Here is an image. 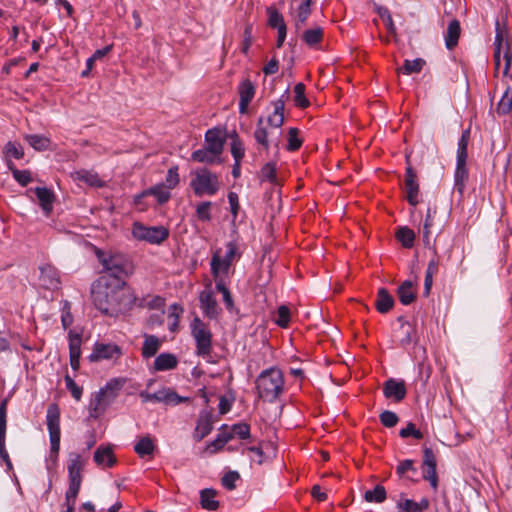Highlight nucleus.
Listing matches in <instances>:
<instances>
[{
  "instance_id": "c9c22d12",
  "label": "nucleus",
  "mask_w": 512,
  "mask_h": 512,
  "mask_svg": "<svg viewBox=\"0 0 512 512\" xmlns=\"http://www.w3.org/2000/svg\"><path fill=\"white\" fill-rule=\"evenodd\" d=\"M161 341L155 335H146L142 347V356L145 359L151 358L156 355L160 349Z\"/></svg>"
},
{
  "instance_id": "4468645a",
  "label": "nucleus",
  "mask_w": 512,
  "mask_h": 512,
  "mask_svg": "<svg viewBox=\"0 0 512 512\" xmlns=\"http://www.w3.org/2000/svg\"><path fill=\"white\" fill-rule=\"evenodd\" d=\"M40 285L48 290H55L60 287L61 281L58 270L51 264H44L39 267Z\"/></svg>"
},
{
  "instance_id": "c85d7f7f",
  "label": "nucleus",
  "mask_w": 512,
  "mask_h": 512,
  "mask_svg": "<svg viewBox=\"0 0 512 512\" xmlns=\"http://www.w3.org/2000/svg\"><path fill=\"white\" fill-rule=\"evenodd\" d=\"M399 512H423L429 508V501L426 498L421 499L420 502H415L411 499H401L397 503Z\"/></svg>"
},
{
  "instance_id": "9b49d317",
  "label": "nucleus",
  "mask_w": 512,
  "mask_h": 512,
  "mask_svg": "<svg viewBox=\"0 0 512 512\" xmlns=\"http://www.w3.org/2000/svg\"><path fill=\"white\" fill-rule=\"evenodd\" d=\"M494 49H502L504 50L503 60H504V68L503 75L507 76L511 66V52L509 49V40L508 34L504 26H501L499 21H496V35L494 40Z\"/></svg>"
},
{
  "instance_id": "3c124183",
  "label": "nucleus",
  "mask_w": 512,
  "mask_h": 512,
  "mask_svg": "<svg viewBox=\"0 0 512 512\" xmlns=\"http://www.w3.org/2000/svg\"><path fill=\"white\" fill-rule=\"evenodd\" d=\"M367 502L382 503L386 499V490L382 485H376L373 490H367L364 494Z\"/></svg>"
},
{
  "instance_id": "c756f323",
  "label": "nucleus",
  "mask_w": 512,
  "mask_h": 512,
  "mask_svg": "<svg viewBox=\"0 0 512 512\" xmlns=\"http://www.w3.org/2000/svg\"><path fill=\"white\" fill-rule=\"evenodd\" d=\"M178 359L174 354L161 353L154 360V369L156 371H166L176 368Z\"/></svg>"
},
{
  "instance_id": "37998d69",
  "label": "nucleus",
  "mask_w": 512,
  "mask_h": 512,
  "mask_svg": "<svg viewBox=\"0 0 512 512\" xmlns=\"http://www.w3.org/2000/svg\"><path fill=\"white\" fill-rule=\"evenodd\" d=\"M512 110V88L507 87L500 101L497 104L496 112L499 115H507Z\"/></svg>"
},
{
  "instance_id": "13d9d810",
  "label": "nucleus",
  "mask_w": 512,
  "mask_h": 512,
  "mask_svg": "<svg viewBox=\"0 0 512 512\" xmlns=\"http://www.w3.org/2000/svg\"><path fill=\"white\" fill-rule=\"evenodd\" d=\"M277 317L274 319L275 323L282 328H286L290 322V309L286 305H281L277 309Z\"/></svg>"
},
{
  "instance_id": "603ef678",
  "label": "nucleus",
  "mask_w": 512,
  "mask_h": 512,
  "mask_svg": "<svg viewBox=\"0 0 512 512\" xmlns=\"http://www.w3.org/2000/svg\"><path fill=\"white\" fill-rule=\"evenodd\" d=\"M323 39V30L320 27L308 29L303 34V40L308 46H314Z\"/></svg>"
},
{
  "instance_id": "5701e85b",
  "label": "nucleus",
  "mask_w": 512,
  "mask_h": 512,
  "mask_svg": "<svg viewBox=\"0 0 512 512\" xmlns=\"http://www.w3.org/2000/svg\"><path fill=\"white\" fill-rule=\"evenodd\" d=\"M34 192L44 213L47 216L50 215L53 210V203L55 201L54 193L46 187H36Z\"/></svg>"
},
{
  "instance_id": "0eeeda50",
  "label": "nucleus",
  "mask_w": 512,
  "mask_h": 512,
  "mask_svg": "<svg viewBox=\"0 0 512 512\" xmlns=\"http://www.w3.org/2000/svg\"><path fill=\"white\" fill-rule=\"evenodd\" d=\"M46 424L50 438V460L57 463L60 451V408L58 404L51 403L47 408Z\"/></svg>"
},
{
  "instance_id": "6e6552de",
  "label": "nucleus",
  "mask_w": 512,
  "mask_h": 512,
  "mask_svg": "<svg viewBox=\"0 0 512 512\" xmlns=\"http://www.w3.org/2000/svg\"><path fill=\"white\" fill-rule=\"evenodd\" d=\"M132 234L138 240L151 244H161L169 237V230L164 226L148 227L141 223H134Z\"/></svg>"
},
{
  "instance_id": "774afa93",
  "label": "nucleus",
  "mask_w": 512,
  "mask_h": 512,
  "mask_svg": "<svg viewBox=\"0 0 512 512\" xmlns=\"http://www.w3.org/2000/svg\"><path fill=\"white\" fill-rule=\"evenodd\" d=\"M240 478V475L238 472L236 471H230L228 473H226L222 479H221V483L222 485L228 489V490H233L235 489L236 485H235V482Z\"/></svg>"
},
{
  "instance_id": "ea45409f",
  "label": "nucleus",
  "mask_w": 512,
  "mask_h": 512,
  "mask_svg": "<svg viewBox=\"0 0 512 512\" xmlns=\"http://www.w3.org/2000/svg\"><path fill=\"white\" fill-rule=\"evenodd\" d=\"M220 156L218 153H214L209 148L205 147L198 149L191 154V159L199 163L213 164Z\"/></svg>"
},
{
  "instance_id": "bf43d9fd",
  "label": "nucleus",
  "mask_w": 512,
  "mask_h": 512,
  "mask_svg": "<svg viewBox=\"0 0 512 512\" xmlns=\"http://www.w3.org/2000/svg\"><path fill=\"white\" fill-rule=\"evenodd\" d=\"M299 130L297 128H290L288 131V145L287 150L297 151L302 146V140L299 138Z\"/></svg>"
},
{
  "instance_id": "4c0bfd02",
  "label": "nucleus",
  "mask_w": 512,
  "mask_h": 512,
  "mask_svg": "<svg viewBox=\"0 0 512 512\" xmlns=\"http://www.w3.org/2000/svg\"><path fill=\"white\" fill-rule=\"evenodd\" d=\"M211 273L213 277L218 280L220 273H228L230 264L225 261V258H221L219 251H216L211 259Z\"/></svg>"
},
{
  "instance_id": "052dcab7",
  "label": "nucleus",
  "mask_w": 512,
  "mask_h": 512,
  "mask_svg": "<svg viewBox=\"0 0 512 512\" xmlns=\"http://www.w3.org/2000/svg\"><path fill=\"white\" fill-rule=\"evenodd\" d=\"M212 203L210 201L201 202L196 207V216L200 221L206 222L211 220L210 208Z\"/></svg>"
},
{
  "instance_id": "7c9ffc66",
  "label": "nucleus",
  "mask_w": 512,
  "mask_h": 512,
  "mask_svg": "<svg viewBox=\"0 0 512 512\" xmlns=\"http://www.w3.org/2000/svg\"><path fill=\"white\" fill-rule=\"evenodd\" d=\"M394 305V299L386 288H380L377 293L375 306L378 312L384 314L389 312Z\"/></svg>"
},
{
  "instance_id": "20e7f679",
  "label": "nucleus",
  "mask_w": 512,
  "mask_h": 512,
  "mask_svg": "<svg viewBox=\"0 0 512 512\" xmlns=\"http://www.w3.org/2000/svg\"><path fill=\"white\" fill-rule=\"evenodd\" d=\"M125 384L123 378H113L101 388L89 403V415L92 418L99 417L106 408L117 398Z\"/></svg>"
},
{
  "instance_id": "e2e57ef3",
  "label": "nucleus",
  "mask_w": 512,
  "mask_h": 512,
  "mask_svg": "<svg viewBox=\"0 0 512 512\" xmlns=\"http://www.w3.org/2000/svg\"><path fill=\"white\" fill-rule=\"evenodd\" d=\"M180 182L178 166H173L168 169L166 178H165V187L168 189H174Z\"/></svg>"
},
{
  "instance_id": "9d476101",
  "label": "nucleus",
  "mask_w": 512,
  "mask_h": 512,
  "mask_svg": "<svg viewBox=\"0 0 512 512\" xmlns=\"http://www.w3.org/2000/svg\"><path fill=\"white\" fill-rule=\"evenodd\" d=\"M406 171H405V190L406 199L410 205L416 206L419 203V183L417 181V174L413 169L409 156H406Z\"/></svg>"
},
{
  "instance_id": "39448f33",
  "label": "nucleus",
  "mask_w": 512,
  "mask_h": 512,
  "mask_svg": "<svg viewBox=\"0 0 512 512\" xmlns=\"http://www.w3.org/2000/svg\"><path fill=\"white\" fill-rule=\"evenodd\" d=\"M193 175L194 177L190 182V187L196 196H213L219 191L221 182L216 173L207 168H200L197 169Z\"/></svg>"
},
{
  "instance_id": "aec40b11",
  "label": "nucleus",
  "mask_w": 512,
  "mask_h": 512,
  "mask_svg": "<svg viewBox=\"0 0 512 512\" xmlns=\"http://www.w3.org/2000/svg\"><path fill=\"white\" fill-rule=\"evenodd\" d=\"M81 356V336L78 333L69 331V357L70 365L73 370H78Z\"/></svg>"
},
{
  "instance_id": "393cba45",
  "label": "nucleus",
  "mask_w": 512,
  "mask_h": 512,
  "mask_svg": "<svg viewBox=\"0 0 512 512\" xmlns=\"http://www.w3.org/2000/svg\"><path fill=\"white\" fill-rule=\"evenodd\" d=\"M467 160H456V168L454 173V188L459 194H463L465 184L468 180V169L466 167Z\"/></svg>"
},
{
  "instance_id": "2eb2a0df",
  "label": "nucleus",
  "mask_w": 512,
  "mask_h": 512,
  "mask_svg": "<svg viewBox=\"0 0 512 512\" xmlns=\"http://www.w3.org/2000/svg\"><path fill=\"white\" fill-rule=\"evenodd\" d=\"M200 308L203 314L209 319H217L220 315L219 308L214 294L211 290H203L199 294Z\"/></svg>"
},
{
  "instance_id": "5fc2aeb1",
  "label": "nucleus",
  "mask_w": 512,
  "mask_h": 512,
  "mask_svg": "<svg viewBox=\"0 0 512 512\" xmlns=\"http://www.w3.org/2000/svg\"><path fill=\"white\" fill-rule=\"evenodd\" d=\"M294 102L295 105L301 109L309 107L310 102L305 96V85L303 83H297L294 87Z\"/></svg>"
},
{
  "instance_id": "4d7b16f0",
  "label": "nucleus",
  "mask_w": 512,
  "mask_h": 512,
  "mask_svg": "<svg viewBox=\"0 0 512 512\" xmlns=\"http://www.w3.org/2000/svg\"><path fill=\"white\" fill-rule=\"evenodd\" d=\"M268 14V25L272 28L278 29L281 25H286L283 16L275 9L270 6L267 8Z\"/></svg>"
},
{
  "instance_id": "ddd939ff",
  "label": "nucleus",
  "mask_w": 512,
  "mask_h": 512,
  "mask_svg": "<svg viewBox=\"0 0 512 512\" xmlns=\"http://www.w3.org/2000/svg\"><path fill=\"white\" fill-rule=\"evenodd\" d=\"M423 478L430 482L431 487L436 490L438 487V476L436 472V457L431 448L425 447L423 451Z\"/></svg>"
},
{
  "instance_id": "0e129e2a",
  "label": "nucleus",
  "mask_w": 512,
  "mask_h": 512,
  "mask_svg": "<svg viewBox=\"0 0 512 512\" xmlns=\"http://www.w3.org/2000/svg\"><path fill=\"white\" fill-rule=\"evenodd\" d=\"M379 418L381 424L387 428H392L396 426L399 421L397 414L389 410L383 411L380 414Z\"/></svg>"
},
{
  "instance_id": "8fccbe9b",
  "label": "nucleus",
  "mask_w": 512,
  "mask_h": 512,
  "mask_svg": "<svg viewBox=\"0 0 512 512\" xmlns=\"http://www.w3.org/2000/svg\"><path fill=\"white\" fill-rule=\"evenodd\" d=\"M436 213V210L429 207L427 209L425 221L423 224V242L426 247H431V238H430V228L433 226V214Z\"/></svg>"
},
{
  "instance_id": "cd10ccee",
  "label": "nucleus",
  "mask_w": 512,
  "mask_h": 512,
  "mask_svg": "<svg viewBox=\"0 0 512 512\" xmlns=\"http://www.w3.org/2000/svg\"><path fill=\"white\" fill-rule=\"evenodd\" d=\"M397 296L403 305H410L416 299V290L410 280L404 281L397 289Z\"/></svg>"
},
{
  "instance_id": "79ce46f5",
  "label": "nucleus",
  "mask_w": 512,
  "mask_h": 512,
  "mask_svg": "<svg viewBox=\"0 0 512 512\" xmlns=\"http://www.w3.org/2000/svg\"><path fill=\"white\" fill-rule=\"evenodd\" d=\"M259 178L261 181H268L273 185H279L280 183L276 175V163H266L260 170Z\"/></svg>"
},
{
  "instance_id": "f03ea898",
  "label": "nucleus",
  "mask_w": 512,
  "mask_h": 512,
  "mask_svg": "<svg viewBox=\"0 0 512 512\" xmlns=\"http://www.w3.org/2000/svg\"><path fill=\"white\" fill-rule=\"evenodd\" d=\"M98 260L103 267V274L99 278H106L108 281L127 285V278L134 273L133 262L123 254L97 253Z\"/></svg>"
},
{
  "instance_id": "338daca9",
  "label": "nucleus",
  "mask_w": 512,
  "mask_h": 512,
  "mask_svg": "<svg viewBox=\"0 0 512 512\" xmlns=\"http://www.w3.org/2000/svg\"><path fill=\"white\" fill-rule=\"evenodd\" d=\"M400 437L408 438L410 436L416 439H422L423 433L416 428V425L412 422H409L405 428H402L399 432Z\"/></svg>"
},
{
  "instance_id": "a878e982",
  "label": "nucleus",
  "mask_w": 512,
  "mask_h": 512,
  "mask_svg": "<svg viewBox=\"0 0 512 512\" xmlns=\"http://www.w3.org/2000/svg\"><path fill=\"white\" fill-rule=\"evenodd\" d=\"M94 461L99 466L112 467L116 463V457L109 446H99L94 452Z\"/></svg>"
},
{
  "instance_id": "09e8293b",
  "label": "nucleus",
  "mask_w": 512,
  "mask_h": 512,
  "mask_svg": "<svg viewBox=\"0 0 512 512\" xmlns=\"http://www.w3.org/2000/svg\"><path fill=\"white\" fill-rule=\"evenodd\" d=\"M81 483L80 482H69V487L65 493V505L71 509L75 508L76 499L78 493L80 491Z\"/></svg>"
},
{
  "instance_id": "7ed1b4c3",
  "label": "nucleus",
  "mask_w": 512,
  "mask_h": 512,
  "mask_svg": "<svg viewBox=\"0 0 512 512\" xmlns=\"http://www.w3.org/2000/svg\"><path fill=\"white\" fill-rule=\"evenodd\" d=\"M284 375L276 367L263 370L256 378L258 397L268 402L276 401L284 390Z\"/></svg>"
},
{
  "instance_id": "6ab92c4d",
  "label": "nucleus",
  "mask_w": 512,
  "mask_h": 512,
  "mask_svg": "<svg viewBox=\"0 0 512 512\" xmlns=\"http://www.w3.org/2000/svg\"><path fill=\"white\" fill-rule=\"evenodd\" d=\"M206 147L214 153L221 154L224 149L225 139L219 128L209 129L205 134Z\"/></svg>"
},
{
  "instance_id": "2f4dec72",
  "label": "nucleus",
  "mask_w": 512,
  "mask_h": 512,
  "mask_svg": "<svg viewBox=\"0 0 512 512\" xmlns=\"http://www.w3.org/2000/svg\"><path fill=\"white\" fill-rule=\"evenodd\" d=\"M217 495L216 490L212 488H205L200 492L201 507L208 511H215L219 508V502L215 499Z\"/></svg>"
},
{
  "instance_id": "4be33fe9",
  "label": "nucleus",
  "mask_w": 512,
  "mask_h": 512,
  "mask_svg": "<svg viewBox=\"0 0 512 512\" xmlns=\"http://www.w3.org/2000/svg\"><path fill=\"white\" fill-rule=\"evenodd\" d=\"M212 417L208 412H201L197 420V425L194 432V439L201 441L212 431Z\"/></svg>"
},
{
  "instance_id": "49530a36",
  "label": "nucleus",
  "mask_w": 512,
  "mask_h": 512,
  "mask_svg": "<svg viewBox=\"0 0 512 512\" xmlns=\"http://www.w3.org/2000/svg\"><path fill=\"white\" fill-rule=\"evenodd\" d=\"M424 65L425 61L422 58H416L414 60L406 59L403 66L398 69V73L402 72L407 75L412 73H419Z\"/></svg>"
},
{
  "instance_id": "72a5a7b5",
  "label": "nucleus",
  "mask_w": 512,
  "mask_h": 512,
  "mask_svg": "<svg viewBox=\"0 0 512 512\" xmlns=\"http://www.w3.org/2000/svg\"><path fill=\"white\" fill-rule=\"evenodd\" d=\"M156 449V445L150 436L141 437L134 445V451L139 457L152 456Z\"/></svg>"
},
{
  "instance_id": "412c9836",
  "label": "nucleus",
  "mask_w": 512,
  "mask_h": 512,
  "mask_svg": "<svg viewBox=\"0 0 512 512\" xmlns=\"http://www.w3.org/2000/svg\"><path fill=\"white\" fill-rule=\"evenodd\" d=\"M271 104L273 106V112L266 119L267 125L271 128L280 129L284 124V101L278 99Z\"/></svg>"
},
{
  "instance_id": "c03bdc74",
  "label": "nucleus",
  "mask_w": 512,
  "mask_h": 512,
  "mask_svg": "<svg viewBox=\"0 0 512 512\" xmlns=\"http://www.w3.org/2000/svg\"><path fill=\"white\" fill-rule=\"evenodd\" d=\"M7 167L11 170L14 179L23 187L27 186L32 178L29 170H19L11 160L7 161Z\"/></svg>"
},
{
  "instance_id": "423d86ee",
  "label": "nucleus",
  "mask_w": 512,
  "mask_h": 512,
  "mask_svg": "<svg viewBox=\"0 0 512 512\" xmlns=\"http://www.w3.org/2000/svg\"><path fill=\"white\" fill-rule=\"evenodd\" d=\"M191 335L195 341V353L197 356L207 358L212 352L213 334L205 322L195 317L190 323Z\"/></svg>"
},
{
  "instance_id": "473e14b6",
  "label": "nucleus",
  "mask_w": 512,
  "mask_h": 512,
  "mask_svg": "<svg viewBox=\"0 0 512 512\" xmlns=\"http://www.w3.org/2000/svg\"><path fill=\"white\" fill-rule=\"evenodd\" d=\"M254 139L258 145L262 146L263 149L268 152L270 148V141L268 138V130L264 125V118L259 117L256 123V129L254 131Z\"/></svg>"
},
{
  "instance_id": "dca6fc26",
  "label": "nucleus",
  "mask_w": 512,
  "mask_h": 512,
  "mask_svg": "<svg viewBox=\"0 0 512 512\" xmlns=\"http://www.w3.org/2000/svg\"><path fill=\"white\" fill-rule=\"evenodd\" d=\"M383 394L387 399H393L395 402L402 401L407 394L405 382L390 378L383 384Z\"/></svg>"
},
{
  "instance_id": "a19ab883",
  "label": "nucleus",
  "mask_w": 512,
  "mask_h": 512,
  "mask_svg": "<svg viewBox=\"0 0 512 512\" xmlns=\"http://www.w3.org/2000/svg\"><path fill=\"white\" fill-rule=\"evenodd\" d=\"M74 179L84 182L92 187H102L103 183L96 173L87 170H79L74 173Z\"/></svg>"
},
{
  "instance_id": "a211bd4d",
  "label": "nucleus",
  "mask_w": 512,
  "mask_h": 512,
  "mask_svg": "<svg viewBox=\"0 0 512 512\" xmlns=\"http://www.w3.org/2000/svg\"><path fill=\"white\" fill-rule=\"evenodd\" d=\"M7 402V399H4L0 404V458L6 462L8 467H11L12 463L5 447Z\"/></svg>"
},
{
  "instance_id": "864d4df0",
  "label": "nucleus",
  "mask_w": 512,
  "mask_h": 512,
  "mask_svg": "<svg viewBox=\"0 0 512 512\" xmlns=\"http://www.w3.org/2000/svg\"><path fill=\"white\" fill-rule=\"evenodd\" d=\"M231 138H232L231 154L235 161L241 162V160L245 154V149H244L243 143L236 132L233 133Z\"/></svg>"
},
{
  "instance_id": "69168bd1",
  "label": "nucleus",
  "mask_w": 512,
  "mask_h": 512,
  "mask_svg": "<svg viewBox=\"0 0 512 512\" xmlns=\"http://www.w3.org/2000/svg\"><path fill=\"white\" fill-rule=\"evenodd\" d=\"M231 431L234 437L239 439H247L250 437V426L247 423H237L231 427Z\"/></svg>"
},
{
  "instance_id": "de8ad7c7",
  "label": "nucleus",
  "mask_w": 512,
  "mask_h": 512,
  "mask_svg": "<svg viewBox=\"0 0 512 512\" xmlns=\"http://www.w3.org/2000/svg\"><path fill=\"white\" fill-rule=\"evenodd\" d=\"M470 139V129H466L462 132V135L458 141L457 147V159L456 160H467L468 158V143Z\"/></svg>"
},
{
  "instance_id": "bb28decb",
  "label": "nucleus",
  "mask_w": 512,
  "mask_h": 512,
  "mask_svg": "<svg viewBox=\"0 0 512 512\" xmlns=\"http://www.w3.org/2000/svg\"><path fill=\"white\" fill-rule=\"evenodd\" d=\"M141 196H154L159 205L167 203L171 198L170 189L164 183L156 184L141 192Z\"/></svg>"
},
{
  "instance_id": "f704fd0d",
  "label": "nucleus",
  "mask_w": 512,
  "mask_h": 512,
  "mask_svg": "<svg viewBox=\"0 0 512 512\" xmlns=\"http://www.w3.org/2000/svg\"><path fill=\"white\" fill-rule=\"evenodd\" d=\"M460 32H461L460 22L457 19H453L449 23L447 32L445 35V44L449 50L453 49L458 44Z\"/></svg>"
},
{
  "instance_id": "1a4fd4ad",
  "label": "nucleus",
  "mask_w": 512,
  "mask_h": 512,
  "mask_svg": "<svg viewBox=\"0 0 512 512\" xmlns=\"http://www.w3.org/2000/svg\"><path fill=\"white\" fill-rule=\"evenodd\" d=\"M140 397L143 402H162L167 405H178L182 402L189 401L188 397L179 396L170 388H163L154 393L141 392Z\"/></svg>"
},
{
  "instance_id": "e433bc0d",
  "label": "nucleus",
  "mask_w": 512,
  "mask_h": 512,
  "mask_svg": "<svg viewBox=\"0 0 512 512\" xmlns=\"http://www.w3.org/2000/svg\"><path fill=\"white\" fill-rule=\"evenodd\" d=\"M400 329L402 330L403 336L400 339V345L404 348L411 345L412 343L418 342V335L415 327L409 322H403L400 325Z\"/></svg>"
},
{
  "instance_id": "58836bf2",
  "label": "nucleus",
  "mask_w": 512,
  "mask_h": 512,
  "mask_svg": "<svg viewBox=\"0 0 512 512\" xmlns=\"http://www.w3.org/2000/svg\"><path fill=\"white\" fill-rule=\"evenodd\" d=\"M24 139L36 151H46L50 148L51 140L44 135L27 134L24 136Z\"/></svg>"
},
{
  "instance_id": "f3484780",
  "label": "nucleus",
  "mask_w": 512,
  "mask_h": 512,
  "mask_svg": "<svg viewBox=\"0 0 512 512\" xmlns=\"http://www.w3.org/2000/svg\"><path fill=\"white\" fill-rule=\"evenodd\" d=\"M239 94V112L245 114L248 111V106L255 96V86L250 79L242 80L238 86Z\"/></svg>"
},
{
  "instance_id": "6e6d98bb",
  "label": "nucleus",
  "mask_w": 512,
  "mask_h": 512,
  "mask_svg": "<svg viewBox=\"0 0 512 512\" xmlns=\"http://www.w3.org/2000/svg\"><path fill=\"white\" fill-rule=\"evenodd\" d=\"M215 287H216V290L222 294L223 302H224L226 308L229 311H232L234 308V301H233L232 295H231L229 289L226 287L224 281L222 279L216 280Z\"/></svg>"
},
{
  "instance_id": "b1692460",
  "label": "nucleus",
  "mask_w": 512,
  "mask_h": 512,
  "mask_svg": "<svg viewBox=\"0 0 512 512\" xmlns=\"http://www.w3.org/2000/svg\"><path fill=\"white\" fill-rule=\"evenodd\" d=\"M84 467V461L81 456L77 453H72L70 455V460L68 464V476L69 482H80L82 483V470Z\"/></svg>"
},
{
  "instance_id": "680f3d73",
  "label": "nucleus",
  "mask_w": 512,
  "mask_h": 512,
  "mask_svg": "<svg viewBox=\"0 0 512 512\" xmlns=\"http://www.w3.org/2000/svg\"><path fill=\"white\" fill-rule=\"evenodd\" d=\"M5 154L15 159H22L24 157V150L21 144L9 141L5 145Z\"/></svg>"
},
{
  "instance_id": "f257e3e1",
  "label": "nucleus",
  "mask_w": 512,
  "mask_h": 512,
  "mask_svg": "<svg viewBox=\"0 0 512 512\" xmlns=\"http://www.w3.org/2000/svg\"><path fill=\"white\" fill-rule=\"evenodd\" d=\"M92 302L96 309L108 316H118L130 311L137 297L128 285H119L98 278L91 286Z\"/></svg>"
},
{
  "instance_id": "f8f14e48",
  "label": "nucleus",
  "mask_w": 512,
  "mask_h": 512,
  "mask_svg": "<svg viewBox=\"0 0 512 512\" xmlns=\"http://www.w3.org/2000/svg\"><path fill=\"white\" fill-rule=\"evenodd\" d=\"M122 355L121 348L113 343H100L94 344L93 352L89 356L91 362H98L100 360L118 359Z\"/></svg>"
},
{
  "instance_id": "a18cd8bd",
  "label": "nucleus",
  "mask_w": 512,
  "mask_h": 512,
  "mask_svg": "<svg viewBox=\"0 0 512 512\" xmlns=\"http://www.w3.org/2000/svg\"><path fill=\"white\" fill-rule=\"evenodd\" d=\"M396 238L405 248H411L414 245L415 233L408 227H401L396 232Z\"/></svg>"
}]
</instances>
